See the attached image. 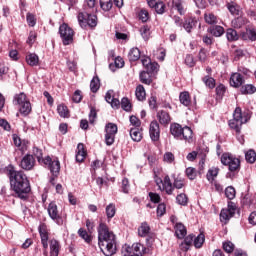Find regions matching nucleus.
<instances>
[{"label": "nucleus", "instance_id": "f257e3e1", "mask_svg": "<svg viewBox=\"0 0 256 256\" xmlns=\"http://www.w3.org/2000/svg\"><path fill=\"white\" fill-rule=\"evenodd\" d=\"M0 173L7 175L10 181V187L16 194L18 199L22 201H27L29 199V193H31V183L29 178L25 175L23 171L15 170V166L9 164L4 168H0Z\"/></svg>", "mask_w": 256, "mask_h": 256}, {"label": "nucleus", "instance_id": "f03ea898", "mask_svg": "<svg viewBox=\"0 0 256 256\" xmlns=\"http://www.w3.org/2000/svg\"><path fill=\"white\" fill-rule=\"evenodd\" d=\"M98 247L105 256H113L117 253V236L105 222L97 227Z\"/></svg>", "mask_w": 256, "mask_h": 256}, {"label": "nucleus", "instance_id": "7ed1b4c3", "mask_svg": "<svg viewBox=\"0 0 256 256\" xmlns=\"http://www.w3.org/2000/svg\"><path fill=\"white\" fill-rule=\"evenodd\" d=\"M252 113L250 110H243L241 107H236L233 112V118L228 121V126L232 131H235L236 135H241V129L245 123H249Z\"/></svg>", "mask_w": 256, "mask_h": 256}, {"label": "nucleus", "instance_id": "20e7f679", "mask_svg": "<svg viewBox=\"0 0 256 256\" xmlns=\"http://www.w3.org/2000/svg\"><path fill=\"white\" fill-rule=\"evenodd\" d=\"M221 163L225 167H228L229 172L226 174L228 179L235 178V175H237V173H239L241 170V160L229 152L222 154Z\"/></svg>", "mask_w": 256, "mask_h": 256}, {"label": "nucleus", "instance_id": "39448f33", "mask_svg": "<svg viewBox=\"0 0 256 256\" xmlns=\"http://www.w3.org/2000/svg\"><path fill=\"white\" fill-rule=\"evenodd\" d=\"M170 133L178 141L193 143V130L189 126H181L179 123L170 124Z\"/></svg>", "mask_w": 256, "mask_h": 256}, {"label": "nucleus", "instance_id": "423d86ee", "mask_svg": "<svg viewBox=\"0 0 256 256\" xmlns=\"http://www.w3.org/2000/svg\"><path fill=\"white\" fill-rule=\"evenodd\" d=\"M77 20L81 29H87V27H89V29L93 30L99 23L97 15L87 11L79 12L77 15Z\"/></svg>", "mask_w": 256, "mask_h": 256}, {"label": "nucleus", "instance_id": "0eeeda50", "mask_svg": "<svg viewBox=\"0 0 256 256\" xmlns=\"http://www.w3.org/2000/svg\"><path fill=\"white\" fill-rule=\"evenodd\" d=\"M14 105L19 106V113L22 115V117L31 115V111H33L31 101L27 99V94L23 92H20L14 96Z\"/></svg>", "mask_w": 256, "mask_h": 256}, {"label": "nucleus", "instance_id": "6e6552de", "mask_svg": "<svg viewBox=\"0 0 256 256\" xmlns=\"http://www.w3.org/2000/svg\"><path fill=\"white\" fill-rule=\"evenodd\" d=\"M59 35L62 40L63 45H71L73 43V37H75V31L69 27V24L63 23L59 27Z\"/></svg>", "mask_w": 256, "mask_h": 256}, {"label": "nucleus", "instance_id": "1a4fd4ad", "mask_svg": "<svg viewBox=\"0 0 256 256\" xmlns=\"http://www.w3.org/2000/svg\"><path fill=\"white\" fill-rule=\"evenodd\" d=\"M119 131V128L117 127V124L115 123H107L105 126V144L108 147H111L113 143H115V136L117 135V132Z\"/></svg>", "mask_w": 256, "mask_h": 256}, {"label": "nucleus", "instance_id": "9d476101", "mask_svg": "<svg viewBox=\"0 0 256 256\" xmlns=\"http://www.w3.org/2000/svg\"><path fill=\"white\" fill-rule=\"evenodd\" d=\"M42 165L48 167L50 173L54 177H59V173L61 172V162H59V158L52 159L50 156H46L43 160Z\"/></svg>", "mask_w": 256, "mask_h": 256}, {"label": "nucleus", "instance_id": "9b49d317", "mask_svg": "<svg viewBox=\"0 0 256 256\" xmlns=\"http://www.w3.org/2000/svg\"><path fill=\"white\" fill-rule=\"evenodd\" d=\"M47 211L52 221H55L60 226L63 225V217H61V214H59V208L57 207V203H55V201L49 203Z\"/></svg>", "mask_w": 256, "mask_h": 256}, {"label": "nucleus", "instance_id": "f8f14e48", "mask_svg": "<svg viewBox=\"0 0 256 256\" xmlns=\"http://www.w3.org/2000/svg\"><path fill=\"white\" fill-rule=\"evenodd\" d=\"M156 119V121L159 123V125H162V127H169V125H171V121H173L169 111L164 109L156 112Z\"/></svg>", "mask_w": 256, "mask_h": 256}, {"label": "nucleus", "instance_id": "ddd939ff", "mask_svg": "<svg viewBox=\"0 0 256 256\" xmlns=\"http://www.w3.org/2000/svg\"><path fill=\"white\" fill-rule=\"evenodd\" d=\"M149 136L153 143H157L161 139V126L157 120H153L149 125Z\"/></svg>", "mask_w": 256, "mask_h": 256}, {"label": "nucleus", "instance_id": "4468645a", "mask_svg": "<svg viewBox=\"0 0 256 256\" xmlns=\"http://www.w3.org/2000/svg\"><path fill=\"white\" fill-rule=\"evenodd\" d=\"M35 163L36 161L33 155L25 154L19 163V167L23 169V171H33V169H35Z\"/></svg>", "mask_w": 256, "mask_h": 256}, {"label": "nucleus", "instance_id": "2eb2a0df", "mask_svg": "<svg viewBox=\"0 0 256 256\" xmlns=\"http://www.w3.org/2000/svg\"><path fill=\"white\" fill-rule=\"evenodd\" d=\"M197 23H199V18L195 16H188L184 18V24L182 29L186 31V33H193V29L197 28Z\"/></svg>", "mask_w": 256, "mask_h": 256}, {"label": "nucleus", "instance_id": "dca6fc26", "mask_svg": "<svg viewBox=\"0 0 256 256\" xmlns=\"http://www.w3.org/2000/svg\"><path fill=\"white\" fill-rule=\"evenodd\" d=\"M160 183L162 184V188L159 186L160 191H164L166 195H173L174 187L169 175H166L163 179H160Z\"/></svg>", "mask_w": 256, "mask_h": 256}, {"label": "nucleus", "instance_id": "f3484780", "mask_svg": "<svg viewBox=\"0 0 256 256\" xmlns=\"http://www.w3.org/2000/svg\"><path fill=\"white\" fill-rule=\"evenodd\" d=\"M245 84V77L238 72H234L230 76V85L234 87V89H239V87H243Z\"/></svg>", "mask_w": 256, "mask_h": 256}, {"label": "nucleus", "instance_id": "a211bd4d", "mask_svg": "<svg viewBox=\"0 0 256 256\" xmlns=\"http://www.w3.org/2000/svg\"><path fill=\"white\" fill-rule=\"evenodd\" d=\"M193 239H195V234H189L179 244V249L182 251V253H187V251L193 247Z\"/></svg>", "mask_w": 256, "mask_h": 256}, {"label": "nucleus", "instance_id": "6ab92c4d", "mask_svg": "<svg viewBox=\"0 0 256 256\" xmlns=\"http://www.w3.org/2000/svg\"><path fill=\"white\" fill-rule=\"evenodd\" d=\"M242 41H256V28L253 26L246 27V31L240 34Z\"/></svg>", "mask_w": 256, "mask_h": 256}, {"label": "nucleus", "instance_id": "aec40b11", "mask_svg": "<svg viewBox=\"0 0 256 256\" xmlns=\"http://www.w3.org/2000/svg\"><path fill=\"white\" fill-rule=\"evenodd\" d=\"M12 139L15 147H17L19 151H21L22 155H25V152L27 151V145L29 142L21 140V138L17 134H13Z\"/></svg>", "mask_w": 256, "mask_h": 256}, {"label": "nucleus", "instance_id": "412c9836", "mask_svg": "<svg viewBox=\"0 0 256 256\" xmlns=\"http://www.w3.org/2000/svg\"><path fill=\"white\" fill-rule=\"evenodd\" d=\"M130 249H131V255L133 256H143L147 254V247H145V245L139 242L132 244V247H130Z\"/></svg>", "mask_w": 256, "mask_h": 256}, {"label": "nucleus", "instance_id": "4be33fe9", "mask_svg": "<svg viewBox=\"0 0 256 256\" xmlns=\"http://www.w3.org/2000/svg\"><path fill=\"white\" fill-rule=\"evenodd\" d=\"M207 33L212 37H223L225 35V28L221 25L214 24L207 28Z\"/></svg>", "mask_w": 256, "mask_h": 256}, {"label": "nucleus", "instance_id": "5701e85b", "mask_svg": "<svg viewBox=\"0 0 256 256\" xmlns=\"http://www.w3.org/2000/svg\"><path fill=\"white\" fill-rule=\"evenodd\" d=\"M172 9L177 11L182 17L187 13V7H185V2L183 0H172Z\"/></svg>", "mask_w": 256, "mask_h": 256}, {"label": "nucleus", "instance_id": "b1692460", "mask_svg": "<svg viewBox=\"0 0 256 256\" xmlns=\"http://www.w3.org/2000/svg\"><path fill=\"white\" fill-rule=\"evenodd\" d=\"M87 157V151L85 150V145L83 143H79L77 145V152H76V162L83 163Z\"/></svg>", "mask_w": 256, "mask_h": 256}, {"label": "nucleus", "instance_id": "393cba45", "mask_svg": "<svg viewBox=\"0 0 256 256\" xmlns=\"http://www.w3.org/2000/svg\"><path fill=\"white\" fill-rule=\"evenodd\" d=\"M226 7H227L229 13H231L234 17H237V16L241 15V13H243L241 11V6H239V4H237V2H234V1L227 2Z\"/></svg>", "mask_w": 256, "mask_h": 256}, {"label": "nucleus", "instance_id": "a878e982", "mask_svg": "<svg viewBox=\"0 0 256 256\" xmlns=\"http://www.w3.org/2000/svg\"><path fill=\"white\" fill-rule=\"evenodd\" d=\"M174 229L177 239H185L187 235V228L185 227V225H183V223H176Z\"/></svg>", "mask_w": 256, "mask_h": 256}, {"label": "nucleus", "instance_id": "bb28decb", "mask_svg": "<svg viewBox=\"0 0 256 256\" xmlns=\"http://www.w3.org/2000/svg\"><path fill=\"white\" fill-rule=\"evenodd\" d=\"M50 244V255L59 256V251H61V243L57 239L53 238L49 241Z\"/></svg>", "mask_w": 256, "mask_h": 256}, {"label": "nucleus", "instance_id": "cd10ccee", "mask_svg": "<svg viewBox=\"0 0 256 256\" xmlns=\"http://www.w3.org/2000/svg\"><path fill=\"white\" fill-rule=\"evenodd\" d=\"M130 137L132 140H134L136 143H139L141 139H143V128H130Z\"/></svg>", "mask_w": 256, "mask_h": 256}, {"label": "nucleus", "instance_id": "c85d7f7f", "mask_svg": "<svg viewBox=\"0 0 256 256\" xmlns=\"http://www.w3.org/2000/svg\"><path fill=\"white\" fill-rule=\"evenodd\" d=\"M204 21L207 25H217L219 23V17L215 15L213 12L204 13Z\"/></svg>", "mask_w": 256, "mask_h": 256}, {"label": "nucleus", "instance_id": "c756f323", "mask_svg": "<svg viewBox=\"0 0 256 256\" xmlns=\"http://www.w3.org/2000/svg\"><path fill=\"white\" fill-rule=\"evenodd\" d=\"M215 93H216V101H223V98L227 93V86H225L223 83L218 84L215 88Z\"/></svg>", "mask_w": 256, "mask_h": 256}, {"label": "nucleus", "instance_id": "7c9ffc66", "mask_svg": "<svg viewBox=\"0 0 256 256\" xmlns=\"http://www.w3.org/2000/svg\"><path fill=\"white\" fill-rule=\"evenodd\" d=\"M151 233V226L146 221L142 222L138 227V236L147 237Z\"/></svg>", "mask_w": 256, "mask_h": 256}, {"label": "nucleus", "instance_id": "2f4dec72", "mask_svg": "<svg viewBox=\"0 0 256 256\" xmlns=\"http://www.w3.org/2000/svg\"><path fill=\"white\" fill-rule=\"evenodd\" d=\"M25 60L27 65H29L30 67L39 66V55H37L36 53H29L28 55H26Z\"/></svg>", "mask_w": 256, "mask_h": 256}, {"label": "nucleus", "instance_id": "473e14b6", "mask_svg": "<svg viewBox=\"0 0 256 256\" xmlns=\"http://www.w3.org/2000/svg\"><path fill=\"white\" fill-rule=\"evenodd\" d=\"M128 59L130 63H135V61H139L141 59V50H139V48L137 47L130 49L128 53Z\"/></svg>", "mask_w": 256, "mask_h": 256}, {"label": "nucleus", "instance_id": "72a5a7b5", "mask_svg": "<svg viewBox=\"0 0 256 256\" xmlns=\"http://www.w3.org/2000/svg\"><path fill=\"white\" fill-rule=\"evenodd\" d=\"M179 101L184 107H191V94L188 91L180 92Z\"/></svg>", "mask_w": 256, "mask_h": 256}, {"label": "nucleus", "instance_id": "f704fd0d", "mask_svg": "<svg viewBox=\"0 0 256 256\" xmlns=\"http://www.w3.org/2000/svg\"><path fill=\"white\" fill-rule=\"evenodd\" d=\"M247 23H249V20L240 14L238 17L232 20V27H234V29H241V27H244V25H247Z\"/></svg>", "mask_w": 256, "mask_h": 256}, {"label": "nucleus", "instance_id": "c9c22d12", "mask_svg": "<svg viewBox=\"0 0 256 256\" xmlns=\"http://www.w3.org/2000/svg\"><path fill=\"white\" fill-rule=\"evenodd\" d=\"M78 235L88 245H91V243H93V235H91V233L87 232V230H85L84 228H80L78 230Z\"/></svg>", "mask_w": 256, "mask_h": 256}, {"label": "nucleus", "instance_id": "e433bc0d", "mask_svg": "<svg viewBox=\"0 0 256 256\" xmlns=\"http://www.w3.org/2000/svg\"><path fill=\"white\" fill-rule=\"evenodd\" d=\"M135 96L137 101H145L147 99V92H145V87L141 84L136 86Z\"/></svg>", "mask_w": 256, "mask_h": 256}, {"label": "nucleus", "instance_id": "4c0bfd02", "mask_svg": "<svg viewBox=\"0 0 256 256\" xmlns=\"http://www.w3.org/2000/svg\"><path fill=\"white\" fill-rule=\"evenodd\" d=\"M38 233L41 240L49 239V228L46 223H40Z\"/></svg>", "mask_w": 256, "mask_h": 256}, {"label": "nucleus", "instance_id": "58836bf2", "mask_svg": "<svg viewBox=\"0 0 256 256\" xmlns=\"http://www.w3.org/2000/svg\"><path fill=\"white\" fill-rule=\"evenodd\" d=\"M226 39L229 43L239 41V34L237 33V30L233 28L226 29Z\"/></svg>", "mask_w": 256, "mask_h": 256}, {"label": "nucleus", "instance_id": "ea45409f", "mask_svg": "<svg viewBox=\"0 0 256 256\" xmlns=\"http://www.w3.org/2000/svg\"><path fill=\"white\" fill-rule=\"evenodd\" d=\"M101 89V80L99 76L95 75L90 81V91L91 93H97Z\"/></svg>", "mask_w": 256, "mask_h": 256}, {"label": "nucleus", "instance_id": "a19ab883", "mask_svg": "<svg viewBox=\"0 0 256 256\" xmlns=\"http://www.w3.org/2000/svg\"><path fill=\"white\" fill-rule=\"evenodd\" d=\"M240 93L242 95H253V93H256V87L253 84H242L240 88Z\"/></svg>", "mask_w": 256, "mask_h": 256}, {"label": "nucleus", "instance_id": "79ce46f5", "mask_svg": "<svg viewBox=\"0 0 256 256\" xmlns=\"http://www.w3.org/2000/svg\"><path fill=\"white\" fill-rule=\"evenodd\" d=\"M33 157H35L38 161V163H40V165H43V161H45V158H43V150L37 146H34L32 148V154Z\"/></svg>", "mask_w": 256, "mask_h": 256}, {"label": "nucleus", "instance_id": "37998d69", "mask_svg": "<svg viewBox=\"0 0 256 256\" xmlns=\"http://www.w3.org/2000/svg\"><path fill=\"white\" fill-rule=\"evenodd\" d=\"M202 82L208 89H215V85H217V81L215 80V78L209 75L202 77Z\"/></svg>", "mask_w": 256, "mask_h": 256}, {"label": "nucleus", "instance_id": "c03bdc74", "mask_svg": "<svg viewBox=\"0 0 256 256\" xmlns=\"http://www.w3.org/2000/svg\"><path fill=\"white\" fill-rule=\"evenodd\" d=\"M234 217V215L229 212L227 209L223 208L220 212V221L221 223H224V225H227L229 223L230 219Z\"/></svg>", "mask_w": 256, "mask_h": 256}, {"label": "nucleus", "instance_id": "a18cd8bd", "mask_svg": "<svg viewBox=\"0 0 256 256\" xmlns=\"http://www.w3.org/2000/svg\"><path fill=\"white\" fill-rule=\"evenodd\" d=\"M139 79L144 85H151V83H153V79L151 78V74L147 71L140 72Z\"/></svg>", "mask_w": 256, "mask_h": 256}, {"label": "nucleus", "instance_id": "49530a36", "mask_svg": "<svg viewBox=\"0 0 256 256\" xmlns=\"http://www.w3.org/2000/svg\"><path fill=\"white\" fill-rule=\"evenodd\" d=\"M203 243H205V234L200 233L197 237L194 235L192 245H194L196 249H201L203 247Z\"/></svg>", "mask_w": 256, "mask_h": 256}, {"label": "nucleus", "instance_id": "de8ad7c7", "mask_svg": "<svg viewBox=\"0 0 256 256\" xmlns=\"http://www.w3.org/2000/svg\"><path fill=\"white\" fill-rule=\"evenodd\" d=\"M140 35L144 41H149V37H151V26L146 24L140 27Z\"/></svg>", "mask_w": 256, "mask_h": 256}, {"label": "nucleus", "instance_id": "09e8293b", "mask_svg": "<svg viewBox=\"0 0 256 256\" xmlns=\"http://www.w3.org/2000/svg\"><path fill=\"white\" fill-rule=\"evenodd\" d=\"M219 171V167L210 168L206 174V179L211 182L215 181V177L219 175Z\"/></svg>", "mask_w": 256, "mask_h": 256}, {"label": "nucleus", "instance_id": "8fccbe9b", "mask_svg": "<svg viewBox=\"0 0 256 256\" xmlns=\"http://www.w3.org/2000/svg\"><path fill=\"white\" fill-rule=\"evenodd\" d=\"M115 213H117V208L115 207V204L110 203L106 206L107 219H113L115 217Z\"/></svg>", "mask_w": 256, "mask_h": 256}, {"label": "nucleus", "instance_id": "3c124183", "mask_svg": "<svg viewBox=\"0 0 256 256\" xmlns=\"http://www.w3.org/2000/svg\"><path fill=\"white\" fill-rule=\"evenodd\" d=\"M157 15H163L167 11V5L163 0H158L156 7L153 8Z\"/></svg>", "mask_w": 256, "mask_h": 256}, {"label": "nucleus", "instance_id": "603ef678", "mask_svg": "<svg viewBox=\"0 0 256 256\" xmlns=\"http://www.w3.org/2000/svg\"><path fill=\"white\" fill-rule=\"evenodd\" d=\"M120 105L123 109V111H126L127 113L131 112V109H133V105H131V101H129V98L123 97Z\"/></svg>", "mask_w": 256, "mask_h": 256}, {"label": "nucleus", "instance_id": "864d4df0", "mask_svg": "<svg viewBox=\"0 0 256 256\" xmlns=\"http://www.w3.org/2000/svg\"><path fill=\"white\" fill-rule=\"evenodd\" d=\"M235 195H237V191L233 186H228L225 189V197L229 199V201H233V199H235Z\"/></svg>", "mask_w": 256, "mask_h": 256}, {"label": "nucleus", "instance_id": "5fc2aeb1", "mask_svg": "<svg viewBox=\"0 0 256 256\" xmlns=\"http://www.w3.org/2000/svg\"><path fill=\"white\" fill-rule=\"evenodd\" d=\"M245 159H246L247 163H250L251 165H253V163H255V161H256L255 150H253V149L248 150L245 154Z\"/></svg>", "mask_w": 256, "mask_h": 256}, {"label": "nucleus", "instance_id": "6e6d98bb", "mask_svg": "<svg viewBox=\"0 0 256 256\" xmlns=\"http://www.w3.org/2000/svg\"><path fill=\"white\" fill-rule=\"evenodd\" d=\"M138 19L142 21V23H147L149 19H151V16L149 15V11L146 9H141L138 13Z\"/></svg>", "mask_w": 256, "mask_h": 256}, {"label": "nucleus", "instance_id": "4d7b16f0", "mask_svg": "<svg viewBox=\"0 0 256 256\" xmlns=\"http://www.w3.org/2000/svg\"><path fill=\"white\" fill-rule=\"evenodd\" d=\"M176 202L178 203V205L186 207L187 203H189V198L187 197V194L181 193L176 196Z\"/></svg>", "mask_w": 256, "mask_h": 256}, {"label": "nucleus", "instance_id": "13d9d810", "mask_svg": "<svg viewBox=\"0 0 256 256\" xmlns=\"http://www.w3.org/2000/svg\"><path fill=\"white\" fill-rule=\"evenodd\" d=\"M57 113L60 117L65 119V117H69V108H67V106L64 104H60L57 107Z\"/></svg>", "mask_w": 256, "mask_h": 256}, {"label": "nucleus", "instance_id": "bf43d9fd", "mask_svg": "<svg viewBox=\"0 0 256 256\" xmlns=\"http://www.w3.org/2000/svg\"><path fill=\"white\" fill-rule=\"evenodd\" d=\"M185 173L190 181H195V179H197V169L193 167H188L186 168Z\"/></svg>", "mask_w": 256, "mask_h": 256}, {"label": "nucleus", "instance_id": "052dcab7", "mask_svg": "<svg viewBox=\"0 0 256 256\" xmlns=\"http://www.w3.org/2000/svg\"><path fill=\"white\" fill-rule=\"evenodd\" d=\"M157 71H159V63L157 62H150L146 66V72L150 73V75H153V73H157Z\"/></svg>", "mask_w": 256, "mask_h": 256}, {"label": "nucleus", "instance_id": "680f3d73", "mask_svg": "<svg viewBox=\"0 0 256 256\" xmlns=\"http://www.w3.org/2000/svg\"><path fill=\"white\" fill-rule=\"evenodd\" d=\"M100 7L103 11H111L113 7L112 0H100Z\"/></svg>", "mask_w": 256, "mask_h": 256}, {"label": "nucleus", "instance_id": "e2e57ef3", "mask_svg": "<svg viewBox=\"0 0 256 256\" xmlns=\"http://www.w3.org/2000/svg\"><path fill=\"white\" fill-rule=\"evenodd\" d=\"M174 190L175 189H183L185 187V179L179 178V177H174V181L172 183Z\"/></svg>", "mask_w": 256, "mask_h": 256}, {"label": "nucleus", "instance_id": "0e129e2a", "mask_svg": "<svg viewBox=\"0 0 256 256\" xmlns=\"http://www.w3.org/2000/svg\"><path fill=\"white\" fill-rule=\"evenodd\" d=\"M26 21L30 27H35V25H37V18H35V14L31 12L26 14Z\"/></svg>", "mask_w": 256, "mask_h": 256}, {"label": "nucleus", "instance_id": "69168bd1", "mask_svg": "<svg viewBox=\"0 0 256 256\" xmlns=\"http://www.w3.org/2000/svg\"><path fill=\"white\" fill-rule=\"evenodd\" d=\"M148 105L152 111H157V109H159V105H157V96H150L148 99Z\"/></svg>", "mask_w": 256, "mask_h": 256}, {"label": "nucleus", "instance_id": "338daca9", "mask_svg": "<svg viewBox=\"0 0 256 256\" xmlns=\"http://www.w3.org/2000/svg\"><path fill=\"white\" fill-rule=\"evenodd\" d=\"M35 41H37V32L35 31H30L29 32V36L26 40L27 45H29L30 47H33V45L35 44Z\"/></svg>", "mask_w": 256, "mask_h": 256}, {"label": "nucleus", "instance_id": "774afa93", "mask_svg": "<svg viewBox=\"0 0 256 256\" xmlns=\"http://www.w3.org/2000/svg\"><path fill=\"white\" fill-rule=\"evenodd\" d=\"M222 247L226 253H233V251H235V244L231 241L223 242Z\"/></svg>", "mask_w": 256, "mask_h": 256}]
</instances>
